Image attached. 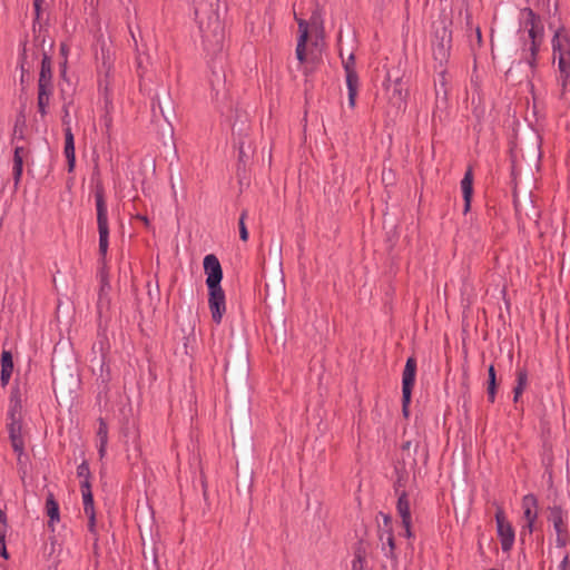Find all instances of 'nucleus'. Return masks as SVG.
I'll return each instance as SVG.
<instances>
[{
	"label": "nucleus",
	"instance_id": "nucleus-50",
	"mask_svg": "<svg viewBox=\"0 0 570 570\" xmlns=\"http://www.w3.org/2000/svg\"><path fill=\"white\" fill-rule=\"evenodd\" d=\"M24 59H26V49H23V53H22V61H21V66H20V67H21V71H22V73L24 72V62H23V61H24Z\"/></svg>",
	"mask_w": 570,
	"mask_h": 570
},
{
	"label": "nucleus",
	"instance_id": "nucleus-15",
	"mask_svg": "<svg viewBox=\"0 0 570 570\" xmlns=\"http://www.w3.org/2000/svg\"><path fill=\"white\" fill-rule=\"evenodd\" d=\"M65 147L63 154L67 158L68 171L72 173L76 166L75 137L71 128H65Z\"/></svg>",
	"mask_w": 570,
	"mask_h": 570
},
{
	"label": "nucleus",
	"instance_id": "nucleus-4",
	"mask_svg": "<svg viewBox=\"0 0 570 570\" xmlns=\"http://www.w3.org/2000/svg\"><path fill=\"white\" fill-rule=\"evenodd\" d=\"M435 43H433V57L438 65L434 67L441 86L445 85L444 63L448 62L451 49V32L446 21H442L440 28L435 29Z\"/></svg>",
	"mask_w": 570,
	"mask_h": 570
},
{
	"label": "nucleus",
	"instance_id": "nucleus-5",
	"mask_svg": "<svg viewBox=\"0 0 570 570\" xmlns=\"http://www.w3.org/2000/svg\"><path fill=\"white\" fill-rule=\"evenodd\" d=\"M379 539L381 541V567L383 570H396L395 543L392 529H380Z\"/></svg>",
	"mask_w": 570,
	"mask_h": 570
},
{
	"label": "nucleus",
	"instance_id": "nucleus-41",
	"mask_svg": "<svg viewBox=\"0 0 570 570\" xmlns=\"http://www.w3.org/2000/svg\"><path fill=\"white\" fill-rule=\"evenodd\" d=\"M80 489H81V493L86 492L87 490H91V484H90L89 479H85L83 481H81Z\"/></svg>",
	"mask_w": 570,
	"mask_h": 570
},
{
	"label": "nucleus",
	"instance_id": "nucleus-30",
	"mask_svg": "<svg viewBox=\"0 0 570 570\" xmlns=\"http://www.w3.org/2000/svg\"><path fill=\"white\" fill-rule=\"evenodd\" d=\"M97 439L99 443L108 444V426L104 419H99V428L97 431Z\"/></svg>",
	"mask_w": 570,
	"mask_h": 570
},
{
	"label": "nucleus",
	"instance_id": "nucleus-14",
	"mask_svg": "<svg viewBox=\"0 0 570 570\" xmlns=\"http://www.w3.org/2000/svg\"><path fill=\"white\" fill-rule=\"evenodd\" d=\"M250 130L249 119L246 112H237L235 122L233 125V135L239 137V149L243 151L245 141L244 138L248 137Z\"/></svg>",
	"mask_w": 570,
	"mask_h": 570
},
{
	"label": "nucleus",
	"instance_id": "nucleus-25",
	"mask_svg": "<svg viewBox=\"0 0 570 570\" xmlns=\"http://www.w3.org/2000/svg\"><path fill=\"white\" fill-rule=\"evenodd\" d=\"M528 384V374L524 370H519L517 372V386L513 390L514 393V402L519 401L520 395L523 393Z\"/></svg>",
	"mask_w": 570,
	"mask_h": 570
},
{
	"label": "nucleus",
	"instance_id": "nucleus-44",
	"mask_svg": "<svg viewBox=\"0 0 570 570\" xmlns=\"http://www.w3.org/2000/svg\"><path fill=\"white\" fill-rule=\"evenodd\" d=\"M554 528H556V530L558 532V535H559L558 540H559V542H561L562 522L560 520L556 521L554 522Z\"/></svg>",
	"mask_w": 570,
	"mask_h": 570
},
{
	"label": "nucleus",
	"instance_id": "nucleus-13",
	"mask_svg": "<svg viewBox=\"0 0 570 570\" xmlns=\"http://www.w3.org/2000/svg\"><path fill=\"white\" fill-rule=\"evenodd\" d=\"M38 89H53L51 58L43 53L38 79Z\"/></svg>",
	"mask_w": 570,
	"mask_h": 570
},
{
	"label": "nucleus",
	"instance_id": "nucleus-39",
	"mask_svg": "<svg viewBox=\"0 0 570 570\" xmlns=\"http://www.w3.org/2000/svg\"><path fill=\"white\" fill-rule=\"evenodd\" d=\"M83 512L88 517V519H94L96 517L94 504L83 505Z\"/></svg>",
	"mask_w": 570,
	"mask_h": 570
},
{
	"label": "nucleus",
	"instance_id": "nucleus-3",
	"mask_svg": "<svg viewBox=\"0 0 570 570\" xmlns=\"http://www.w3.org/2000/svg\"><path fill=\"white\" fill-rule=\"evenodd\" d=\"M552 51L553 58L558 60L561 86L566 89L570 80V36L564 28L554 32Z\"/></svg>",
	"mask_w": 570,
	"mask_h": 570
},
{
	"label": "nucleus",
	"instance_id": "nucleus-35",
	"mask_svg": "<svg viewBox=\"0 0 570 570\" xmlns=\"http://www.w3.org/2000/svg\"><path fill=\"white\" fill-rule=\"evenodd\" d=\"M77 475L79 478H82L83 480L90 478L89 465H88V463L86 461H83L80 465H78V468H77Z\"/></svg>",
	"mask_w": 570,
	"mask_h": 570
},
{
	"label": "nucleus",
	"instance_id": "nucleus-46",
	"mask_svg": "<svg viewBox=\"0 0 570 570\" xmlns=\"http://www.w3.org/2000/svg\"><path fill=\"white\" fill-rule=\"evenodd\" d=\"M0 554L4 559L9 558V554H8V551H7V548H6V541H3L2 544H0Z\"/></svg>",
	"mask_w": 570,
	"mask_h": 570
},
{
	"label": "nucleus",
	"instance_id": "nucleus-40",
	"mask_svg": "<svg viewBox=\"0 0 570 570\" xmlns=\"http://www.w3.org/2000/svg\"><path fill=\"white\" fill-rule=\"evenodd\" d=\"M42 2H43V0H33V7H35V11H36V19H39Z\"/></svg>",
	"mask_w": 570,
	"mask_h": 570
},
{
	"label": "nucleus",
	"instance_id": "nucleus-38",
	"mask_svg": "<svg viewBox=\"0 0 570 570\" xmlns=\"http://www.w3.org/2000/svg\"><path fill=\"white\" fill-rule=\"evenodd\" d=\"M109 291H110V285L100 284L99 304H101L104 298L108 296Z\"/></svg>",
	"mask_w": 570,
	"mask_h": 570
},
{
	"label": "nucleus",
	"instance_id": "nucleus-28",
	"mask_svg": "<svg viewBox=\"0 0 570 570\" xmlns=\"http://www.w3.org/2000/svg\"><path fill=\"white\" fill-rule=\"evenodd\" d=\"M352 570H365V550L361 546L355 550Z\"/></svg>",
	"mask_w": 570,
	"mask_h": 570
},
{
	"label": "nucleus",
	"instance_id": "nucleus-45",
	"mask_svg": "<svg viewBox=\"0 0 570 570\" xmlns=\"http://www.w3.org/2000/svg\"><path fill=\"white\" fill-rule=\"evenodd\" d=\"M107 444L99 443L98 446V453L100 459H102L106 455Z\"/></svg>",
	"mask_w": 570,
	"mask_h": 570
},
{
	"label": "nucleus",
	"instance_id": "nucleus-42",
	"mask_svg": "<svg viewBox=\"0 0 570 570\" xmlns=\"http://www.w3.org/2000/svg\"><path fill=\"white\" fill-rule=\"evenodd\" d=\"M559 570H570V563L568 557H564L559 564Z\"/></svg>",
	"mask_w": 570,
	"mask_h": 570
},
{
	"label": "nucleus",
	"instance_id": "nucleus-6",
	"mask_svg": "<svg viewBox=\"0 0 570 570\" xmlns=\"http://www.w3.org/2000/svg\"><path fill=\"white\" fill-rule=\"evenodd\" d=\"M416 362L409 357L403 371L402 377V412L405 417L409 416V405L411 402L412 387L415 382Z\"/></svg>",
	"mask_w": 570,
	"mask_h": 570
},
{
	"label": "nucleus",
	"instance_id": "nucleus-8",
	"mask_svg": "<svg viewBox=\"0 0 570 570\" xmlns=\"http://www.w3.org/2000/svg\"><path fill=\"white\" fill-rule=\"evenodd\" d=\"M208 288V305L212 314V320L216 324H220L223 315L226 312L225 293L222 286L207 287Z\"/></svg>",
	"mask_w": 570,
	"mask_h": 570
},
{
	"label": "nucleus",
	"instance_id": "nucleus-49",
	"mask_svg": "<svg viewBox=\"0 0 570 570\" xmlns=\"http://www.w3.org/2000/svg\"><path fill=\"white\" fill-rule=\"evenodd\" d=\"M88 529L90 532H95L96 529V517L94 519H88Z\"/></svg>",
	"mask_w": 570,
	"mask_h": 570
},
{
	"label": "nucleus",
	"instance_id": "nucleus-1",
	"mask_svg": "<svg viewBox=\"0 0 570 570\" xmlns=\"http://www.w3.org/2000/svg\"><path fill=\"white\" fill-rule=\"evenodd\" d=\"M95 202L97 212V226L99 233V255L101 262L100 284L110 285L108 273L106 272V256L109 246V225H108V209L105 197V188L98 184L95 189Z\"/></svg>",
	"mask_w": 570,
	"mask_h": 570
},
{
	"label": "nucleus",
	"instance_id": "nucleus-36",
	"mask_svg": "<svg viewBox=\"0 0 570 570\" xmlns=\"http://www.w3.org/2000/svg\"><path fill=\"white\" fill-rule=\"evenodd\" d=\"M19 140H23V127L14 126L11 144L16 146Z\"/></svg>",
	"mask_w": 570,
	"mask_h": 570
},
{
	"label": "nucleus",
	"instance_id": "nucleus-24",
	"mask_svg": "<svg viewBox=\"0 0 570 570\" xmlns=\"http://www.w3.org/2000/svg\"><path fill=\"white\" fill-rule=\"evenodd\" d=\"M346 86L348 90V105L351 108H353L355 106V100L357 96L358 76L350 73L348 79L346 80Z\"/></svg>",
	"mask_w": 570,
	"mask_h": 570
},
{
	"label": "nucleus",
	"instance_id": "nucleus-48",
	"mask_svg": "<svg viewBox=\"0 0 570 570\" xmlns=\"http://www.w3.org/2000/svg\"><path fill=\"white\" fill-rule=\"evenodd\" d=\"M384 520V528L383 529H391V518L386 514H382Z\"/></svg>",
	"mask_w": 570,
	"mask_h": 570
},
{
	"label": "nucleus",
	"instance_id": "nucleus-16",
	"mask_svg": "<svg viewBox=\"0 0 570 570\" xmlns=\"http://www.w3.org/2000/svg\"><path fill=\"white\" fill-rule=\"evenodd\" d=\"M397 497H399L397 507H396L397 512H399L400 517L402 518V523L405 529L406 535L411 537V530H410L411 513H410V502L407 500V494L405 491H402V493H400Z\"/></svg>",
	"mask_w": 570,
	"mask_h": 570
},
{
	"label": "nucleus",
	"instance_id": "nucleus-37",
	"mask_svg": "<svg viewBox=\"0 0 570 570\" xmlns=\"http://www.w3.org/2000/svg\"><path fill=\"white\" fill-rule=\"evenodd\" d=\"M82 501L83 505H90L94 504V495L91 490H87L86 492H82Z\"/></svg>",
	"mask_w": 570,
	"mask_h": 570
},
{
	"label": "nucleus",
	"instance_id": "nucleus-23",
	"mask_svg": "<svg viewBox=\"0 0 570 570\" xmlns=\"http://www.w3.org/2000/svg\"><path fill=\"white\" fill-rule=\"evenodd\" d=\"M528 18L531 22V28L529 30V36L530 38L532 39V43H531V47H530V50H531V56H532V59L534 60V57L539 50V43L537 42V37L539 36L540 33V30L537 26V22H535V18H534V14L532 13V11H528Z\"/></svg>",
	"mask_w": 570,
	"mask_h": 570
},
{
	"label": "nucleus",
	"instance_id": "nucleus-21",
	"mask_svg": "<svg viewBox=\"0 0 570 570\" xmlns=\"http://www.w3.org/2000/svg\"><path fill=\"white\" fill-rule=\"evenodd\" d=\"M53 89H38L37 107L41 117H46L48 114V107Z\"/></svg>",
	"mask_w": 570,
	"mask_h": 570
},
{
	"label": "nucleus",
	"instance_id": "nucleus-7",
	"mask_svg": "<svg viewBox=\"0 0 570 570\" xmlns=\"http://www.w3.org/2000/svg\"><path fill=\"white\" fill-rule=\"evenodd\" d=\"M7 428L11 448L18 456V463L22 464L23 459H27L24 454L26 432L22 426V421L8 422Z\"/></svg>",
	"mask_w": 570,
	"mask_h": 570
},
{
	"label": "nucleus",
	"instance_id": "nucleus-10",
	"mask_svg": "<svg viewBox=\"0 0 570 570\" xmlns=\"http://www.w3.org/2000/svg\"><path fill=\"white\" fill-rule=\"evenodd\" d=\"M522 510H523V521L521 535H524L527 532L532 533L534 530V523L538 519V502L537 499L528 494L522 499Z\"/></svg>",
	"mask_w": 570,
	"mask_h": 570
},
{
	"label": "nucleus",
	"instance_id": "nucleus-22",
	"mask_svg": "<svg viewBox=\"0 0 570 570\" xmlns=\"http://www.w3.org/2000/svg\"><path fill=\"white\" fill-rule=\"evenodd\" d=\"M46 511L49 517V527H52L55 522L60 520L59 504L56 501L52 493H49L46 500Z\"/></svg>",
	"mask_w": 570,
	"mask_h": 570
},
{
	"label": "nucleus",
	"instance_id": "nucleus-33",
	"mask_svg": "<svg viewBox=\"0 0 570 570\" xmlns=\"http://www.w3.org/2000/svg\"><path fill=\"white\" fill-rule=\"evenodd\" d=\"M69 106H70V102H65L63 106H62L61 122H62L63 129L65 128H71V126H70L71 121H70Z\"/></svg>",
	"mask_w": 570,
	"mask_h": 570
},
{
	"label": "nucleus",
	"instance_id": "nucleus-20",
	"mask_svg": "<svg viewBox=\"0 0 570 570\" xmlns=\"http://www.w3.org/2000/svg\"><path fill=\"white\" fill-rule=\"evenodd\" d=\"M384 88H385L389 99L394 105L400 106L401 102L403 101V97H402L403 88H402L401 81L397 79L392 83L389 79L387 82L384 83Z\"/></svg>",
	"mask_w": 570,
	"mask_h": 570
},
{
	"label": "nucleus",
	"instance_id": "nucleus-31",
	"mask_svg": "<svg viewBox=\"0 0 570 570\" xmlns=\"http://www.w3.org/2000/svg\"><path fill=\"white\" fill-rule=\"evenodd\" d=\"M343 67L346 73V80L348 79L350 73L357 76L355 70V57L353 53H351L346 60H343Z\"/></svg>",
	"mask_w": 570,
	"mask_h": 570
},
{
	"label": "nucleus",
	"instance_id": "nucleus-51",
	"mask_svg": "<svg viewBox=\"0 0 570 570\" xmlns=\"http://www.w3.org/2000/svg\"><path fill=\"white\" fill-rule=\"evenodd\" d=\"M67 50H68V49H67V46H66L65 43H62V45L60 46V52H61V55H62V56H66V55H67Z\"/></svg>",
	"mask_w": 570,
	"mask_h": 570
},
{
	"label": "nucleus",
	"instance_id": "nucleus-26",
	"mask_svg": "<svg viewBox=\"0 0 570 570\" xmlns=\"http://www.w3.org/2000/svg\"><path fill=\"white\" fill-rule=\"evenodd\" d=\"M461 189H462L463 197H464L466 208H468L470 205V198L472 195V173H471V170H468L465 176L463 177V179L461 181Z\"/></svg>",
	"mask_w": 570,
	"mask_h": 570
},
{
	"label": "nucleus",
	"instance_id": "nucleus-17",
	"mask_svg": "<svg viewBox=\"0 0 570 570\" xmlns=\"http://www.w3.org/2000/svg\"><path fill=\"white\" fill-rule=\"evenodd\" d=\"M21 410H22V405H21L20 392L18 389H16L11 392V396H10L8 422L22 421Z\"/></svg>",
	"mask_w": 570,
	"mask_h": 570
},
{
	"label": "nucleus",
	"instance_id": "nucleus-47",
	"mask_svg": "<svg viewBox=\"0 0 570 570\" xmlns=\"http://www.w3.org/2000/svg\"><path fill=\"white\" fill-rule=\"evenodd\" d=\"M135 219L142 222L145 226H149V219L145 215L137 214Z\"/></svg>",
	"mask_w": 570,
	"mask_h": 570
},
{
	"label": "nucleus",
	"instance_id": "nucleus-43",
	"mask_svg": "<svg viewBox=\"0 0 570 570\" xmlns=\"http://www.w3.org/2000/svg\"><path fill=\"white\" fill-rule=\"evenodd\" d=\"M217 29H219L220 32L219 33L215 32V37H216V42L219 45L222 42V39H223V30H222V28H220L218 22H216L215 30H217Z\"/></svg>",
	"mask_w": 570,
	"mask_h": 570
},
{
	"label": "nucleus",
	"instance_id": "nucleus-2",
	"mask_svg": "<svg viewBox=\"0 0 570 570\" xmlns=\"http://www.w3.org/2000/svg\"><path fill=\"white\" fill-rule=\"evenodd\" d=\"M294 14H295V20L297 21L298 31H299V37H298L297 46H296V58L299 61V63L304 66V73H308L313 70V67L317 59L316 55H314V52L312 50L308 52L307 48H306L309 27H313V28L321 27V18L316 11L313 12V14L311 16L308 21H306L303 18H299L296 14V12H294Z\"/></svg>",
	"mask_w": 570,
	"mask_h": 570
},
{
	"label": "nucleus",
	"instance_id": "nucleus-18",
	"mask_svg": "<svg viewBox=\"0 0 570 570\" xmlns=\"http://www.w3.org/2000/svg\"><path fill=\"white\" fill-rule=\"evenodd\" d=\"M210 86L217 100H224L227 98L226 80L224 75H218L214 71L210 79Z\"/></svg>",
	"mask_w": 570,
	"mask_h": 570
},
{
	"label": "nucleus",
	"instance_id": "nucleus-34",
	"mask_svg": "<svg viewBox=\"0 0 570 570\" xmlns=\"http://www.w3.org/2000/svg\"><path fill=\"white\" fill-rule=\"evenodd\" d=\"M7 528L8 525L6 514L0 510V544L6 541Z\"/></svg>",
	"mask_w": 570,
	"mask_h": 570
},
{
	"label": "nucleus",
	"instance_id": "nucleus-32",
	"mask_svg": "<svg viewBox=\"0 0 570 570\" xmlns=\"http://www.w3.org/2000/svg\"><path fill=\"white\" fill-rule=\"evenodd\" d=\"M247 217V210H243L239 217L238 227H239V237L242 240L246 242L248 239V230L245 225V219Z\"/></svg>",
	"mask_w": 570,
	"mask_h": 570
},
{
	"label": "nucleus",
	"instance_id": "nucleus-12",
	"mask_svg": "<svg viewBox=\"0 0 570 570\" xmlns=\"http://www.w3.org/2000/svg\"><path fill=\"white\" fill-rule=\"evenodd\" d=\"M29 149L24 146H20L19 144H16L13 149V167H12V174H13V181L14 187H18L21 180L22 170H23V163L24 159L29 156Z\"/></svg>",
	"mask_w": 570,
	"mask_h": 570
},
{
	"label": "nucleus",
	"instance_id": "nucleus-19",
	"mask_svg": "<svg viewBox=\"0 0 570 570\" xmlns=\"http://www.w3.org/2000/svg\"><path fill=\"white\" fill-rule=\"evenodd\" d=\"M13 371L12 355L9 351H3L1 354V385L6 386L9 383Z\"/></svg>",
	"mask_w": 570,
	"mask_h": 570
},
{
	"label": "nucleus",
	"instance_id": "nucleus-27",
	"mask_svg": "<svg viewBox=\"0 0 570 570\" xmlns=\"http://www.w3.org/2000/svg\"><path fill=\"white\" fill-rule=\"evenodd\" d=\"M495 389H497V377L494 366L491 365L489 367V381H488V397L490 402H494L495 399Z\"/></svg>",
	"mask_w": 570,
	"mask_h": 570
},
{
	"label": "nucleus",
	"instance_id": "nucleus-9",
	"mask_svg": "<svg viewBox=\"0 0 570 570\" xmlns=\"http://www.w3.org/2000/svg\"><path fill=\"white\" fill-rule=\"evenodd\" d=\"M495 521L502 550L508 552L511 550L514 543V529L512 524L507 520L502 509H498L495 513Z\"/></svg>",
	"mask_w": 570,
	"mask_h": 570
},
{
	"label": "nucleus",
	"instance_id": "nucleus-11",
	"mask_svg": "<svg viewBox=\"0 0 570 570\" xmlns=\"http://www.w3.org/2000/svg\"><path fill=\"white\" fill-rule=\"evenodd\" d=\"M204 269L207 275V287L220 286L223 279V269L218 258L214 254L206 255L204 258Z\"/></svg>",
	"mask_w": 570,
	"mask_h": 570
},
{
	"label": "nucleus",
	"instance_id": "nucleus-29",
	"mask_svg": "<svg viewBox=\"0 0 570 570\" xmlns=\"http://www.w3.org/2000/svg\"><path fill=\"white\" fill-rule=\"evenodd\" d=\"M397 478L394 482V491L395 494L399 495L402 491H405V484L407 482L409 475L405 472H401L397 468L395 469Z\"/></svg>",
	"mask_w": 570,
	"mask_h": 570
}]
</instances>
